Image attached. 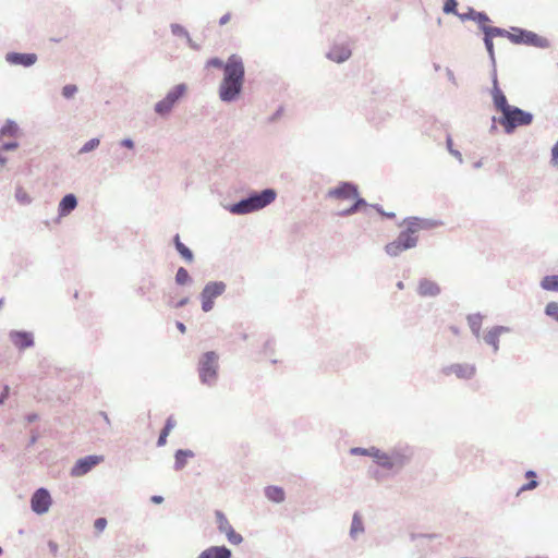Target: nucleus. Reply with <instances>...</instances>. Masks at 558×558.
<instances>
[{"label": "nucleus", "mask_w": 558, "mask_h": 558, "mask_svg": "<svg viewBox=\"0 0 558 558\" xmlns=\"http://www.w3.org/2000/svg\"><path fill=\"white\" fill-rule=\"evenodd\" d=\"M211 68L221 69L223 77L218 94L221 101L230 104L235 101L242 94L245 80V68L241 56L233 53L227 61L220 58H211Z\"/></svg>", "instance_id": "nucleus-1"}, {"label": "nucleus", "mask_w": 558, "mask_h": 558, "mask_svg": "<svg viewBox=\"0 0 558 558\" xmlns=\"http://www.w3.org/2000/svg\"><path fill=\"white\" fill-rule=\"evenodd\" d=\"M402 223L405 225V229L399 233L395 241L385 246V251L389 256L396 257L403 251L415 247L417 245L416 233L420 230H426L436 226L435 221L418 217H408Z\"/></svg>", "instance_id": "nucleus-2"}, {"label": "nucleus", "mask_w": 558, "mask_h": 558, "mask_svg": "<svg viewBox=\"0 0 558 558\" xmlns=\"http://www.w3.org/2000/svg\"><path fill=\"white\" fill-rule=\"evenodd\" d=\"M277 197V192L272 187L262 191H251L245 197L230 204L227 209L233 215H247L264 209Z\"/></svg>", "instance_id": "nucleus-3"}, {"label": "nucleus", "mask_w": 558, "mask_h": 558, "mask_svg": "<svg viewBox=\"0 0 558 558\" xmlns=\"http://www.w3.org/2000/svg\"><path fill=\"white\" fill-rule=\"evenodd\" d=\"M492 120L498 122L506 134L511 135L518 128L531 125L534 120V114L512 105L499 117L494 116Z\"/></svg>", "instance_id": "nucleus-4"}, {"label": "nucleus", "mask_w": 558, "mask_h": 558, "mask_svg": "<svg viewBox=\"0 0 558 558\" xmlns=\"http://www.w3.org/2000/svg\"><path fill=\"white\" fill-rule=\"evenodd\" d=\"M383 469L398 474L412 461L414 451L409 445H397L385 451Z\"/></svg>", "instance_id": "nucleus-5"}, {"label": "nucleus", "mask_w": 558, "mask_h": 558, "mask_svg": "<svg viewBox=\"0 0 558 558\" xmlns=\"http://www.w3.org/2000/svg\"><path fill=\"white\" fill-rule=\"evenodd\" d=\"M514 34L509 36V40L517 45H526L536 48L546 49L549 48L550 43L547 38L539 36L538 34L527 31L524 28H512Z\"/></svg>", "instance_id": "nucleus-6"}, {"label": "nucleus", "mask_w": 558, "mask_h": 558, "mask_svg": "<svg viewBox=\"0 0 558 558\" xmlns=\"http://www.w3.org/2000/svg\"><path fill=\"white\" fill-rule=\"evenodd\" d=\"M217 530L226 535L227 541L231 545H240L243 542V537L241 534L235 532L233 526L230 524L229 520L226 518L225 513L220 510L215 511Z\"/></svg>", "instance_id": "nucleus-7"}, {"label": "nucleus", "mask_w": 558, "mask_h": 558, "mask_svg": "<svg viewBox=\"0 0 558 558\" xmlns=\"http://www.w3.org/2000/svg\"><path fill=\"white\" fill-rule=\"evenodd\" d=\"M185 92L186 86L184 84H179L173 87L162 100L156 104V112L161 116L169 113L174 104L185 94Z\"/></svg>", "instance_id": "nucleus-8"}, {"label": "nucleus", "mask_w": 558, "mask_h": 558, "mask_svg": "<svg viewBox=\"0 0 558 558\" xmlns=\"http://www.w3.org/2000/svg\"><path fill=\"white\" fill-rule=\"evenodd\" d=\"M357 185L349 182L343 181L340 182L336 187L330 189L327 192V197L335 198V199H351L353 196H357Z\"/></svg>", "instance_id": "nucleus-9"}, {"label": "nucleus", "mask_w": 558, "mask_h": 558, "mask_svg": "<svg viewBox=\"0 0 558 558\" xmlns=\"http://www.w3.org/2000/svg\"><path fill=\"white\" fill-rule=\"evenodd\" d=\"M476 373V367L469 363H456L442 368V374L449 376L456 375L459 379H471Z\"/></svg>", "instance_id": "nucleus-10"}, {"label": "nucleus", "mask_w": 558, "mask_h": 558, "mask_svg": "<svg viewBox=\"0 0 558 558\" xmlns=\"http://www.w3.org/2000/svg\"><path fill=\"white\" fill-rule=\"evenodd\" d=\"M31 502L33 511L43 514L48 511L51 505V497L46 489L39 488L33 495Z\"/></svg>", "instance_id": "nucleus-11"}, {"label": "nucleus", "mask_w": 558, "mask_h": 558, "mask_svg": "<svg viewBox=\"0 0 558 558\" xmlns=\"http://www.w3.org/2000/svg\"><path fill=\"white\" fill-rule=\"evenodd\" d=\"M102 460L98 456H88L80 459L73 466L71 474L73 476H82L86 474L93 466L97 465Z\"/></svg>", "instance_id": "nucleus-12"}, {"label": "nucleus", "mask_w": 558, "mask_h": 558, "mask_svg": "<svg viewBox=\"0 0 558 558\" xmlns=\"http://www.w3.org/2000/svg\"><path fill=\"white\" fill-rule=\"evenodd\" d=\"M441 292L439 284L427 278H423L418 281L417 293L423 298H435Z\"/></svg>", "instance_id": "nucleus-13"}, {"label": "nucleus", "mask_w": 558, "mask_h": 558, "mask_svg": "<svg viewBox=\"0 0 558 558\" xmlns=\"http://www.w3.org/2000/svg\"><path fill=\"white\" fill-rule=\"evenodd\" d=\"M5 60L10 64L31 66L37 61V56L35 53L10 52L5 56Z\"/></svg>", "instance_id": "nucleus-14"}, {"label": "nucleus", "mask_w": 558, "mask_h": 558, "mask_svg": "<svg viewBox=\"0 0 558 558\" xmlns=\"http://www.w3.org/2000/svg\"><path fill=\"white\" fill-rule=\"evenodd\" d=\"M509 331L510 329L506 326H495L484 336V341L493 347L494 352H497L499 350V337Z\"/></svg>", "instance_id": "nucleus-15"}, {"label": "nucleus", "mask_w": 558, "mask_h": 558, "mask_svg": "<svg viewBox=\"0 0 558 558\" xmlns=\"http://www.w3.org/2000/svg\"><path fill=\"white\" fill-rule=\"evenodd\" d=\"M490 96L493 100V105L495 109L502 114L507 109H509L512 105L508 102V99L505 93L501 90L499 86L490 89Z\"/></svg>", "instance_id": "nucleus-16"}, {"label": "nucleus", "mask_w": 558, "mask_h": 558, "mask_svg": "<svg viewBox=\"0 0 558 558\" xmlns=\"http://www.w3.org/2000/svg\"><path fill=\"white\" fill-rule=\"evenodd\" d=\"M350 57L351 50L344 46H336L327 53V58L337 63H342Z\"/></svg>", "instance_id": "nucleus-17"}, {"label": "nucleus", "mask_w": 558, "mask_h": 558, "mask_svg": "<svg viewBox=\"0 0 558 558\" xmlns=\"http://www.w3.org/2000/svg\"><path fill=\"white\" fill-rule=\"evenodd\" d=\"M265 496L268 500L276 504H281L286 499V493L283 488L276 485L267 486L265 488Z\"/></svg>", "instance_id": "nucleus-18"}, {"label": "nucleus", "mask_w": 558, "mask_h": 558, "mask_svg": "<svg viewBox=\"0 0 558 558\" xmlns=\"http://www.w3.org/2000/svg\"><path fill=\"white\" fill-rule=\"evenodd\" d=\"M77 205L76 198L73 194L65 195L59 204V213L61 216L68 215Z\"/></svg>", "instance_id": "nucleus-19"}, {"label": "nucleus", "mask_w": 558, "mask_h": 558, "mask_svg": "<svg viewBox=\"0 0 558 558\" xmlns=\"http://www.w3.org/2000/svg\"><path fill=\"white\" fill-rule=\"evenodd\" d=\"M364 532V523L359 512H354L350 526V537L356 539L357 535Z\"/></svg>", "instance_id": "nucleus-20"}, {"label": "nucleus", "mask_w": 558, "mask_h": 558, "mask_svg": "<svg viewBox=\"0 0 558 558\" xmlns=\"http://www.w3.org/2000/svg\"><path fill=\"white\" fill-rule=\"evenodd\" d=\"M539 287L545 291L558 292V275L544 276L539 282Z\"/></svg>", "instance_id": "nucleus-21"}, {"label": "nucleus", "mask_w": 558, "mask_h": 558, "mask_svg": "<svg viewBox=\"0 0 558 558\" xmlns=\"http://www.w3.org/2000/svg\"><path fill=\"white\" fill-rule=\"evenodd\" d=\"M482 32L484 34V38H483V41H484V45H485V48L487 50V53L489 56V59H490V62L492 64H495V50H494V36L489 33V31L487 29V27H482Z\"/></svg>", "instance_id": "nucleus-22"}, {"label": "nucleus", "mask_w": 558, "mask_h": 558, "mask_svg": "<svg viewBox=\"0 0 558 558\" xmlns=\"http://www.w3.org/2000/svg\"><path fill=\"white\" fill-rule=\"evenodd\" d=\"M482 320L483 316L480 313L476 314H470L468 316V324L472 331V333L478 338L481 335V327H482Z\"/></svg>", "instance_id": "nucleus-23"}, {"label": "nucleus", "mask_w": 558, "mask_h": 558, "mask_svg": "<svg viewBox=\"0 0 558 558\" xmlns=\"http://www.w3.org/2000/svg\"><path fill=\"white\" fill-rule=\"evenodd\" d=\"M435 537L436 534H411V541L421 549H424L428 545L429 541Z\"/></svg>", "instance_id": "nucleus-24"}, {"label": "nucleus", "mask_w": 558, "mask_h": 558, "mask_svg": "<svg viewBox=\"0 0 558 558\" xmlns=\"http://www.w3.org/2000/svg\"><path fill=\"white\" fill-rule=\"evenodd\" d=\"M174 244L175 248L178 250L182 258H184L189 263L193 260L192 252L181 242L179 234L174 236Z\"/></svg>", "instance_id": "nucleus-25"}, {"label": "nucleus", "mask_w": 558, "mask_h": 558, "mask_svg": "<svg viewBox=\"0 0 558 558\" xmlns=\"http://www.w3.org/2000/svg\"><path fill=\"white\" fill-rule=\"evenodd\" d=\"M385 451L380 450L379 448L377 447H369L367 448V452H366V456L367 457H371L374 459V461L380 466L383 468V462H384V459L385 458Z\"/></svg>", "instance_id": "nucleus-26"}, {"label": "nucleus", "mask_w": 558, "mask_h": 558, "mask_svg": "<svg viewBox=\"0 0 558 558\" xmlns=\"http://www.w3.org/2000/svg\"><path fill=\"white\" fill-rule=\"evenodd\" d=\"M232 551L226 547L221 546H211V558H231Z\"/></svg>", "instance_id": "nucleus-27"}, {"label": "nucleus", "mask_w": 558, "mask_h": 558, "mask_svg": "<svg viewBox=\"0 0 558 558\" xmlns=\"http://www.w3.org/2000/svg\"><path fill=\"white\" fill-rule=\"evenodd\" d=\"M546 316L558 323V302H549L544 308Z\"/></svg>", "instance_id": "nucleus-28"}, {"label": "nucleus", "mask_w": 558, "mask_h": 558, "mask_svg": "<svg viewBox=\"0 0 558 558\" xmlns=\"http://www.w3.org/2000/svg\"><path fill=\"white\" fill-rule=\"evenodd\" d=\"M209 354L205 353L201 361V367H199V376L201 379L206 383L207 380V373L209 371Z\"/></svg>", "instance_id": "nucleus-29"}, {"label": "nucleus", "mask_w": 558, "mask_h": 558, "mask_svg": "<svg viewBox=\"0 0 558 558\" xmlns=\"http://www.w3.org/2000/svg\"><path fill=\"white\" fill-rule=\"evenodd\" d=\"M14 342L21 348H26L33 344V340L27 333H16L14 337Z\"/></svg>", "instance_id": "nucleus-30"}, {"label": "nucleus", "mask_w": 558, "mask_h": 558, "mask_svg": "<svg viewBox=\"0 0 558 558\" xmlns=\"http://www.w3.org/2000/svg\"><path fill=\"white\" fill-rule=\"evenodd\" d=\"M446 146H447V149L450 153V155H452L454 158L458 159V161L460 163H462L463 162L462 154L459 150H457L456 148H453V142H452V138L450 135L447 136V138H446Z\"/></svg>", "instance_id": "nucleus-31"}, {"label": "nucleus", "mask_w": 558, "mask_h": 558, "mask_svg": "<svg viewBox=\"0 0 558 558\" xmlns=\"http://www.w3.org/2000/svg\"><path fill=\"white\" fill-rule=\"evenodd\" d=\"M226 290V284L222 281L211 282V300L221 295ZM214 303L211 302V305Z\"/></svg>", "instance_id": "nucleus-32"}, {"label": "nucleus", "mask_w": 558, "mask_h": 558, "mask_svg": "<svg viewBox=\"0 0 558 558\" xmlns=\"http://www.w3.org/2000/svg\"><path fill=\"white\" fill-rule=\"evenodd\" d=\"M457 7H458L457 0H445L442 11L446 14H456L458 16L459 13L457 11Z\"/></svg>", "instance_id": "nucleus-33"}, {"label": "nucleus", "mask_w": 558, "mask_h": 558, "mask_svg": "<svg viewBox=\"0 0 558 558\" xmlns=\"http://www.w3.org/2000/svg\"><path fill=\"white\" fill-rule=\"evenodd\" d=\"M351 199H354V203L351 205V209L354 214L361 210L362 207L368 206L367 202L360 196L357 192V196H353Z\"/></svg>", "instance_id": "nucleus-34"}, {"label": "nucleus", "mask_w": 558, "mask_h": 558, "mask_svg": "<svg viewBox=\"0 0 558 558\" xmlns=\"http://www.w3.org/2000/svg\"><path fill=\"white\" fill-rule=\"evenodd\" d=\"M474 22L478 24V27L482 31V27H489L488 25H486V23L490 22V19L485 12L477 11L474 17Z\"/></svg>", "instance_id": "nucleus-35"}, {"label": "nucleus", "mask_w": 558, "mask_h": 558, "mask_svg": "<svg viewBox=\"0 0 558 558\" xmlns=\"http://www.w3.org/2000/svg\"><path fill=\"white\" fill-rule=\"evenodd\" d=\"M487 29L489 31V33L494 36V37H507L509 39V36L513 35L514 33H510L508 32L507 29L505 28H501V27H497V26H490V27H487Z\"/></svg>", "instance_id": "nucleus-36"}, {"label": "nucleus", "mask_w": 558, "mask_h": 558, "mask_svg": "<svg viewBox=\"0 0 558 558\" xmlns=\"http://www.w3.org/2000/svg\"><path fill=\"white\" fill-rule=\"evenodd\" d=\"M99 143L100 141L98 138H92L84 144V146L80 149V153L85 154L92 151L99 146Z\"/></svg>", "instance_id": "nucleus-37"}, {"label": "nucleus", "mask_w": 558, "mask_h": 558, "mask_svg": "<svg viewBox=\"0 0 558 558\" xmlns=\"http://www.w3.org/2000/svg\"><path fill=\"white\" fill-rule=\"evenodd\" d=\"M189 278H190V276H189V272L186 269H184L183 267L178 269L177 275H175V281L179 284H184L185 282H187Z\"/></svg>", "instance_id": "nucleus-38"}, {"label": "nucleus", "mask_w": 558, "mask_h": 558, "mask_svg": "<svg viewBox=\"0 0 558 558\" xmlns=\"http://www.w3.org/2000/svg\"><path fill=\"white\" fill-rule=\"evenodd\" d=\"M477 13L476 10L469 7L466 13H459L458 16L461 21H474L475 14Z\"/></svg>", "instance_id": "nucleus-39"}, {"label": "nucleus", "mask_w": 558, "mask_h": 558, "mask_svg": "<svg viewBox=\"0 0 558 558\" xmlns=\"http://www.w3.org/2000/svg\"><path fill=\"white\" fill-rule=\"evenodd\" d=\"M77 92V87L73 84H70V85H65L62 89V95L65 97V98H71L75 95V93Z\"/></svg>", "instance_id": "nucleus-40"}, {"label": "nucleus", "mask_w": 558, "mask_h": 558, "mask_svg": "<svg viewBox=\"0 0 558 558\" xmlns=\"http://www.w3.org/2000/svg\"><path fill=\"white\" fill-rule=\"evenodd\" d=\"M538 484L539 483H538L537 480H530L527 483H525L524 485L521 486L519 492H525V490L535 489L538 486Z\"/></svg>", "instance_id": "nucleus-41"}, {"label": "nucleus", "mask_w": 558, "mask_h": 558, "mask_svg": "<svg viewBox=\"0 0 558 558\" xmlns=\"http://www.w3.org/2000/svg\"><path fill=\"white\" fill-rule=\"evenodd\" d=\"M371 206H372L373 208H375V209H376V211H377L378 214H380L381 216H384V217H387V218H390V219L396 217V214H395V213H392V211H385V210L383 209V207H381L380 205H378V204H374V205H371Z\"/></svg>", "instance_id": "nucleus-42"}, {"label": "nucleus", "mask_w": 558, "mask_h": 558, "mask_svg": "<svg viewBox=\"0 0 558 558\" xmlns=\"http://www.w3.org/2000/svg\"><path fill=\"white\" fill-rule=\"evenodd\" d=\"M209 291V287H205L203 290V301L202 306L205 312L209 311V296H207V292Z\"/></svg>", "instance_id": "nucleus-43"}, {"label": "nucleus", "mask_w": 558, "mask_h": 558, "mask_svg": "<svg viewBox=\"0 0 558 558\" xmlns=\"http://www.w3.org/2000/svg\"><path fill=\"white\" fill-rule=\"evenodd\" d=\"M550 165H553V166L558 165V141L551 147Z\"/></svg>", "instance_id": "nucleus-44"}, {"label": "nucleus", "mask_w": 558, "mask_h": 558, "mask_svg": "<svg viewBox=\"0 0 558 558\" xmlns=\"http://www.w3.org/2000/svg\"><path fill=\"white\" fill-rule=\"evenodd\" d=\"M94 526L98 532H102L107 526V520L105 518H99L95 521Z\"/></svg>", "instance_id": "nucleus-45"}, {"label": "nucleus", "mask_w": 558, "mask_h": 558, "mask_svg": "<svg viewBox=\"0 0 558 558\" xmlns=\"http://www.w3.org/2000/svg\"><path fill=\"white\" fill-rule=\"evenodd\" d=\"M16 198L23 204L29 203L31 201L29 196L21 189L16 191Z\"/></svg>", "instance_id": "nucleus-46"}, {"label": "nucleus", "mask_w": 558, "mask_h": 558, "mask_svg": "<svg viewBox=\"0 0 558 558\" xmlns=\"http://www.w3.org/2000/svg\"><path fill=\"white\" fill-rule=\"evenodd\" d=\"M492 65H493V70H492V88H495L496 86H499V83H498V77H497L496 63L492 64Z\"/></svg>", "instance_id": "nucleus-47"}, {"label": "nucleus", "mask_w": 558, "mask_h": 558, "mask_svg": "<svg viewBox=\"0 0 558 558\" xmlns=\"http://www.w3.org/2000/svg\"><path fill=\"white\" fill-rule=\"evenodd\" d=\"M350 452L353 456H366L367 448L354 447V448H351Z\"/></svg>", "instance_id": "nucleus-48"}, {"label": "nucleus", "mask_w": 558, "mask_h": 558, "mask_svg": "<svg viewBox=\"0 0 558 558\" xmlns=\"http://www.w3.org/2000/svg\"><path fill=\"white\" fill-rule=\"evenodd\" d=\"M174 426H175V421L172 417H169L167 420L166 425H165L162 430H165L168 434H170V432L173 429Z\"/></svg>", "instance_id": "nucleus-49"}, {"label": "nucleus", "mask_w": 558, "mask_h": 558, "mask_svg": "<svg viewBox=\"0 0 558 558\" xmlns=\"http://www.w3.org/2000/svg\"><path fill=\"white\" fill-rule=\"evenodd\" d=\"M168 435L169 434L167 432L161 430L160 436H159L158 441H157V445L158 446L166 445Z\"/></svg>", "instance_id": "nucleus-50"}, {"label": "nucleus", "mask_w": 558, "mask_h": 558, "mask_svg": "<svg viewBox=\"0 0 558 558\" xmlns=\"http://www.w3.org/2000/svg\"><path fill=\"white\" fill-rule=\"evenodd\" d=\"M446 75H447L448 80H449L452 84L457 85V80H456V76H454V73H453V71H452V70H450L449 68H447V69H446Z\"/></svg>", "instance_id": "nucleus-51"}, {"label": "nucleus", "mask_w": 558, "mask_h": 558, "mask_svg": "<svg viewBox=\"0 0 558 558\" xmlns=\"http://www.w3.org/2000/svg\"><path fill=\"white\" fill-rule=\"evenodd\" d=\"M352 215H354V213L352 211L351 206L338 213V216L340 217H349Z\"/></svg>", "instance_id": "nucleus-52"}, {"label": "nucleus", "mask_w": 558, "mask_h": 558, "mask_svg": "<svg viewBox=\"0 0 558 558\" xmlns=\"http://www.w3.org/2000/svg\"><path fill=\"white\" fill-rule=\"evenodd\" d=\"M231 19V14L230 13H226L225 15H222L219 20V25H226Z\"/></svg>", "instance_id": "nucleus-53"}, {"label": "nucleus", "mask_w": 558, "mask_h": 558, "mask_svg": "<svg viewBox=\"0 0 558 558\" xmlns=\"http://www.w3.org/2000/svg\"><path fill=\"white\" fill-rule=\"evenodd\" d=\"M172 33L175 35L185 34L183 27H181L180 25H172Z\"/></svg>", "instance_id": "nucleus-54"}, {"label": "nucleus", "mask_w": 558, "mask_h": 558, "mask_svg": "<svg viewBox=\"0 0 558 558\" xmlns=\"http://www.w3.org/2000/svg\"><path fill=\"white\" fill-rule=\"evenodd\" d=\"M525 477L529 480H536L537 475L535 471L529 470L525 472Z\"/></svg>", "instance_id": "nucleus-55"}, {"label": "nucleus", "mask_w": 558, "mask_h": 558, "mask_svg": "<svg viewBox=\"0 0 558 558\" xmlns=\"http://www.w3.org/2000/svg\"><path fill=\"white\" fill-rule=\"evenodd\" d=\"M8 396H9V387L7 386V387H4V390L0 396V403H3L4 400L8 398Z\"/></svg>", "instance_id": "nucleus-56"}, {"label": "nucleus", "mask_w": 558, "mask_h": 558, "mask_svg": "<svg viewBox=\"0 0 558 558\" xmlns=\"http://www.w3.org/2000/svg\"><path fill=\"white\" fill-rule=\"evenodd\" d=\"M14 131H15V126H13V125H9V126H7V128H3V129H2V131H1V133H2V134H5V133H10V134H12Z\"/></svg>", "instance_id": "nucleus-57"}, {"label": "nucleus", "mask_w": 558, "mask_h": 558, "mask_svg": "<svg viewBox=\"0 0 558 558\" xmlns=\"http://www.w3.org/2000/svg\"><path fill=\"white\" fill-rule=\"evenodd\" d=\"M121 144H122L123 146H125V147L130 148V149H131V148H133V146H134V144H133V142H132L131 140H123V141L121 142Z\"/></svg>", "instance_id": "nucleus-58"}, {"label": "nucleus", "mask_w": 558, "mask_h": 558, "mask_svg": "<svg viewBox=\"0 0 558 558\" xmlns=\"http://www.w3.org/2000/svg\"><path fill=\"white\" fill-rule=\"evenodd\" d=\"M17 147V143H9V144H5L4 145V149L5 150H9V149H15Z\"/></svg>", "instance_id": "nucleus-59"}, {"label": "nucleus", "mask_w": 558, "mask_h": 558, "mask_svg": "<svg viewBox=\"0 0 558 558\" xmlns=\"http://www.w3.org/2000/svg\"><path fill=\"white\" fill-rule=\"evenodd\" d=\"M210 356H211V378H213L216 373L215 367H214L215 353L213 351L210 353Z\"/></svg>", "instance_id": "nucleus-60"}, {"label": "nucleus", "mask_w": 558, "mask_h": 558, "mask_svg": "<svg viewBox=\"0 0 558 558\" xmlns=\"http://www.w3.org/2000/svg\"><path fill=\"white\" fill-rule=\"evenodd\" d=\"M177 327L182 333H184L186 330L185 325L183 323H177Z\"/></svg>", "instance_id": "nucleus-61"}, {"label": "nucleus", "mask_w": 558, "mask_h": 558, "mask_svg": "<svg viewBox=\"0 0 558 558\" xmlns=\"http://www.w3.org/2000/svg\"><path fill=\"white\" fill-rule=\"evenodd\" d=\"M198 558H209V549L204 550Z\"/></svg>", "instance_id": "nucleus-62"}, {"label": "nucleus", "mask_w": 558, "mask_h": 558, "mask_svg": "<svg viewBox=\"0 0 558 558\" xmlns=\"http://www.w3.org/2000/svg\"><path fill=\"white\" fill-rule=\"evenodd\" d=\"M497 122H494L492 123L490 128H489V133H495L497 131V125H496Z\"/></svg>", "instance_id": "nucleus-63"}, {"label": "nucleus", "mask_w": 558, "mask_h": 558, "mask_svg": "<svg viewBox=\"0 0 558 558\" xmlns=\"http://www.w3.org/2000/svg\"><path fill=\"white\" fill-rule=\"evenodd\" d=\"M151 500H153L154 502H156V504H159V502H161V501H162V497H160V496H154V497L151 498Z\"/></svg>", "instance_id": "nucleus-64"}]
</instances>
